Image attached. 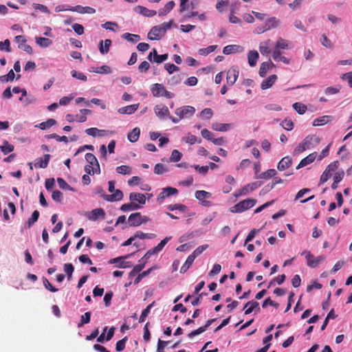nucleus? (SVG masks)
<instances>
[{"instance_id": "f257e3e1", "label": "nucleus", "mask_w": 352, "mask_h": 352, "mask_svg": "<svg viewBox=\"0 0 352 352\" xmlns=\"http://www.w3.org/2000/svg\"><path fill=\"white\" fill-rule=\"evenodd\" d=\"M195 113V107L189 105L183 106L177 108L175 113L177 117L169 116V119L173 123H178L182 119H188L192 117Z\"/></svg>"}, {"instance_id": "f03ea898", "label": "nucleus", "mask_w": 352, "mask_h": 352, "mask_svg": "<svg viewBox=\"0 0 352 352\" xmlns=\"http://www.w3.org/2000/svg\"><path fill=\"white\" fill-rule=\"evenodd\" d=\"M256 202L257 201L255 199L248 198L231 207L230 211L232 213H241L254 207Z\"/></svg>"}, {"instance_id": "7ed1b4c3", "label": "nucleus", "mask_w": 352, "mask_h": 352, "mask_svg": "<svg viewBox=\"0 0 352 352\" xmlns=\"http://www.w3.org/2000/svg\"><path fill=\"white\" fill-rule=\"evenodd\" d=\"M314 140L316 143L320 142V139L318 138L311 135H307L300 144H298V146H296L294 150V153L295 155H298L307 149H309L311 147H312V143Z\"/></svg>"}, {"instance_id": "20e7f679", "label": "nucleus", "mask_w": 352, "mask_h": 352, "mask_svg": "<svg viewBox=\"0 0 352 352\" xmlns=\"http://www.w3.org/2000/svg\"><path fill=\"white\" fill-rule=\"evenodd\" d=\"M151 91L154 97H165L166 98H173L175 94L166 90L164 85L160 83H155L151 87Z\"/></svg>"}, {"instance_id": "39448f33", "label": "nucleus", "mask_w": 352, "mask_h": 352, "mask_svg": "<svg viewBox=\"0 0 352 352\" xmlns=\"http://www.w3.org/2000/svg\"><path fill=\"white\" fill-rule=\"evenodd\" d=\"M289 48V41L283 38H278L272 54L274 60H277L281 55L280 50H287Z\"/></svg>"}, {"instance_id": "423d86ee", "label": "nucleus", "mask_w": 352, "mask_h": 352, "mask_svg": "<svg viewBox=\"0 0 352 352\" xmlns=\"http://www.w3.org/2000/svg\"><path fill=\"white\" fill-rule=\"evenodd\" d=\"M178 192L179 191L176 188L170 186L164 188L162 189L161 192L158 195L157 201L161 204L166 198L173 195H177Z\"/></svg>"}, {"instance_id": "0eeeda50", "label": "nucleus", "mask_w": 352, "mask_h": 352, "mask_svg": "<svg viewBox=\"0 0 352 352\" xmlns=\"http://www.w3.org/2000/svg\"><path fill=\"white\" fill-rule=\"evenodd\" d=\"M302 254H305L307 261V264L310 267H316L320 262L324 259V258L322 256L315 258L309 251H305L302 252Z\"/></svg>"}, {"instance_id": "6e6552de", "label": "nucleus", "mask_w": 352, "mask_h": 352, "mask_svg": "<svg viewBox=\"0 0 352 352\" xmlns=\"http://www.w3.org/2000/svg\"><path fill=\"white\" fill-rule=\"evenodd\" d=\"M239 73L237 67H232L228 70L226 82L229 86H232L235 83L238 78Z\"/></svg>"}, {"instance_id": "1a4fd4ad", "label": "nucleus", "mask_w": 352, "mask_h": 352, "mask_svg": "<svg viewBox=\"0 0 352 352\" xmlns=\"http://www.w3.org/2000/svg\"><path fill=\"white\" fill-rule=\"evenodd\" d=\"M154 111L155 115L160 119L169 118V116H171L168 107L162 104L156 105L154 108Z\"/></svg>"}, {"instance_id": "9d476101", "label": "nucleus", "mask_w": 352, "mask_h": 352, "mask_svg": "<svg viewBox=\"0 0 352 352\" xmlns=\"http://www.w3.org/2000/svg\"><path fill=\"white\" fill-rule=\"evenodd\" d=\"M195 197L204 206H209L210 201L205 200V199H208L211 197V194L205 190H197L195 192Z\"/></svg>"}, {"instance_id": "9b49d317", "label": "nucleus", "mask_w": 352, "mask_h": 352, "mask_svg": "<svg viewBox=\"0 0 352 352\" xmlns=\"http://www.w3.org/2000/svg\"><path fill=\"white\" fill-rule=\"evenodd\" d=\"M104 217L105 212L101 208L94 209L87 214V218L91 221H96L99 219H104Z\"/></svg>"}, {"instance_id": "f8f14e48", "label": "nucleus", "mask_w": 352, "mask_h": 352, "mask_svg": "<svg viewBox=\"0 0 352 352\" xmlns=\"http://www.w3.org/2000/svg\"><path fill=\"white\" fill-rule=\"evenodd\" d=\"M114 193L111 195H102V197L109 202H113L116 201H120L123 199V193L122 192L119 190L116 189L115 191H113Z\"/></svg>"}, {"instance_id": "ddd939ff", "label": "nucleus", "mask_w": 352, "mask_h": 352, "mask_svg": "<svg viewBox=\"0 0 352 352\" xmlns=\"http://www.w3.org/2000/svg\"><path fill=\"white\" fill-rule=\"evenodd\" d=\"M164 34L159 25L153 27L148 34V38L150 40H160Z\"/></svg>"}, {"instance_id": "4468645a", "label": "nucleus", "mask_w": 352, "mask_h": 352, "mask_svg": "<svg viewBox=\"0 0 352 352\" xmlns=\"http://www.w3.org/2000/svg\"><path fill=\"white\" fill-rule=\"evenodd\" d=\"M244 52V47L239 45H228L223 47V53L226 55Z\"/></svg>"}, {"instance_id": "2eb2a0df", "label": "nucleus", "mask_w": 352, "mask_h": 352, "mask_svg": "<svg viewBox=\"0 0 352 352\" xmlns=\"http://www.w3.org/2000/svg\"><path fill=\"white\" fill-rule=\"evenodd\" d=\"M153 56V61L157 63H161L164 61H165L168 58V54H164L162 55L157 54V50L155 49H153L151 52L148 54L147 58L152 61V57Z\"/></svg>"}, {"instance_id": "dca6fc26", "label": "nucleus", "mask_w": 352, "mask_h": 352, "mask_svg": "<svg viewBox=\"0 0 352 352\" xmlns=\"http://www.w3.org/2000/svg\"><path fill=\"white\" fill-rule=\"evenodd\" d=\"M50 160V154H45L42 157H39L36 159L34 166L36 168H45L47 167L49 162Z\"/></svg>"}, {"instance_id": "f3484780", "label": "nucleus", "mask_w": 352, "mask_h": 352, "mask_svg": "<svg viewBox=\"0 0 352 352\" xmlns=\"http://www.w3.org/2000/svg\"><path fill=\"white\" fill-rule=\"evenodd\" d=\"M141 213L135 212L129 215L128 222L131 227H138L141 225Z\"/></svg>"}, {"instance_id": "a211bd4d", "label": "nucleus", "mask_w": 352, "mask_h": 352, "mask_svg": "<svg viewBox=\"0 0 352 352\" xmlns=\"http://www.w3.org/2000/svg\"><path fill=\"white\" fill-rule=\"evenodd\" d=\"M316 156H317L316 152H314V153L309 154L306 157L301 160V161L297 166L296 169H299L300 168H302V167L312 163L316 160Z\"/></svg>"}, {"instance_id": "6ab92c4d", "label": "nucleus", "mask_w": 352, "mask_h": 352, "mask_svg": "<svg viewBox=\"0 0 352 352\" xmlns=\"http://www.w3.org/2000/svg\"><path fill=\"white\" fill-rule=\"evenodd\" d=\"M272 45V41L270 39H267L259 44V50L263 55H267L270 54V47Z\"/></svg>"}, {"instance_id": "aec40b11", "label": "nucleus", "mask_w": 352, "mask_h": 352, "mask_svg": "<svg viewBox=\"0 0 352 352\" xmlns=\"http://www.w3.org/2000/svg\"><path fill=\"white\" fill-rule=\"evenodd\" d=\"M244 309H246L245 311V315L251 314L254 309H256L257 311H260L258 302L254 300L248 301L245 305Z\"/></svg>"}, {"instance_id": "412c9836", "label": "nucleus", "mask_w": 352, "mask_h": 352, "mask_svg": "<svg viewBox=\"0 0 352 352\" xmlns=\"http://www.w3.org/2000/svg\"><path fill=\"white\" fill-rule=\"evenodd\" d=\"M292 164V159L289 156L284 157L278 164L277 168L284 170L289 168Z\"/></svg>"}, {"instance_id": "4be33fe9", "label": "nucleus", "mask_w": 352, "mask_h": 352, "mask_svg": "<svg viewBox=\"0 0 352 352\" xmlns=\"http://www.w3.org/2000/svg\"><path fill=\"white\" fill-rule=\"evenodd\" d=\"M280 22V20L278 19L275 16H272V17H270L268 18L265 22V25L266 27V29H267V30H270L271 29H274V28H276L279 26Z\"/></svg>"}, {"instance_id": "5701e85b", "label": "nucleus", "mask_w": 352, "mask_h": 352, "mask_svg": "<svg viewBox=\"0 0 352 352\" xmlns=\"http://www.w3.org/2000/svg\"><path fill=\"white\" fill-rule=\"evenodd\" d=\"M146 196L144 194L139 192H131L129 195V199L131 201H137L140 204L146 203Z\"/></svg>"}, {"instance_id": "b1692460", "label": "nucleus", "mask_w": 352, "mask_h": 352, "mask_svg": "<svg viewBox=\"0 0 352 352\" xmlns=\"http://www.w3.org/2000/svg\"><path fill=\"white\" fill-rule=\"evenodd\" d=\"M138 104H133L126 107H121L118 109V113L121 114H132L135 113L138 109Z\"/></svg>"}, {"instance_id": "393cba45", "label": "nucleus", "mask_w": 352, "mask_h": 352, "mask_svg": "<svg viewBox=\"0 0 352 352\" xmlns=\"http://www.w3.org/2000/svg\"><path fill=\"white\" fill-rule=\"evenodd\" d=\"M175 6V3L173 1H168L164 8H161L158 11V15L160 16H164L167 15L170 10L173 9Z\"/></svg>"}, {"instance_id": "a878e982", "label": "nucleus", "mask_w": 352, "mask_h": 352, "mask_svg": "<svg viewBox=\"0 0 352 352\" xmlns=\"http://www.w3.org/2000/svg\"><path fill=\"white\" fill-rule=\"evenodd\" d=\"M276 80V75H271L262 82L261 87L263 89H267L271 87L275 83Z\"/></svg>"}, {"instance_id": "bb28decb", "label": "nucleus", "mask_w": 352, "mask_h": 352, "mask_svg": "<svg viewBox=\"0 0 352 352\" xmlns=\"http://www.w3.org/2000/svg\"><path fill=\"white\" fill-rule=\"evenodd\" d=\"M135 10L139 12L142 15L147 17H152L156 15L157 12L155 10H149L145 7L138 6L135 8Z\"/></svg>"}, {"instance_id": "cd10ccee", "label": "nucleus", "mask_w": 352, "mask_h": 352, "mask_svg": "<svg viewBox=\"0 0 352 352\" xmlns=\"http://www.w3.org/2000/svg\"><path fill=\"white\" fill-rule=\"evenodd\" d=\"M259 54L256 50L250 51L248 54V60L250 66L254 67L256 65L258 59Z\"/></svg>"}, {"instance_id": "c85d7f7f", "label": "nucleus", "mask_w": 352, "mask_h": 352, "mask_svg": "<svg viewBox=\"0 0 352 352\" xmlns=\"http://www.w3.org/2000/svg\"><path fill=\"white\" fill-rule=\"evenodd\" d=\"M111 45V40L106 39L104 41H100L99 43V50L102 54H106L109 51Z\"/></svg>"}, {"instance_id": "c756f323", "label": "nucleus", "mask_w": 352, "mask_h": 352, "mask_svg": "<svg viewBox=\"0 0 352 352\" xmlns=\"http://www.w3.org/2000/svg\"><path fill=\"white\" fill-rule=\"evenodd\" d=\"M78 9H82V11H79L80 13L84 14H94L96 12V10L91 7H82L80 6H77L76 7H72L71 8H65V10H71V11H78Z\"/></svg>"}, {"instance_id": "7c9ffc66", "label": "nucleus", "mask_w": 352, "mask_h": 352, "mask_svg": "<svg viewBox=\"0 0 352 352\" xmlns=\"http://www.w3.org/2000/svg\"><path fill=\"white\" fill-rule=\"evenodd\" d=\"M85 160L87 162H96V173L100 174V168L99 163L96 157V156L91 153H87L85 154Z\"/></svg>"}, {"instance_id": "2f4dec72", "label": "nucleus", "mask_w": 352, "mask_h": 352, "mask_svg": "<svg viewBox=\"0 0 352 352\" xmlns=\"http://www.w3.org/2000/svg\"><path fill=\"white\" fill-rule=\"evenodd\" d=\"M140 134V129L138 127H135L130 133H129L128 136H127L128 140L131 142H133V143L136 142L139 139Z\"/></svg>"}, {"instance_id": "473e14b6", "label": "nucleus", "mask_w": 352, "mask_h": 352, "mask_svg": "<svg viewBox=\"0 0 352 352\" xmlns=\"http://www.w3.org/2000/svg\"><path fill=\"white\" fill-rule=\"evenodd\" d=\"M230 124H223L219 122H214L212 124V129L217 131L225 132L230 129Z\"/></svg>"}, {"instance_id": "72a5a7b5", "label": "nucleus", "mask_w": 352, "mask_h": 352, "mask_svg": "<svg viewBox=\"0 0 352 352\" xmlns=\"http://www.w3.org/2000/svg\"><path fill=\"white\" fill-rule=\"evenodd\" d=\"M195 256L194 255H189L185 262V263L182 266L180 269V273L184 274L185 273L190 267L192 265L194 261H195Z\"/></svg>"}, {"instance_id": "f704fd0d", "label": "nucleus", "mask_w": 352, "mask_h": 352, "mask_svg": "<svg viewBox=\"0 0 352 352\" xmlns=\"http://www.w3.org/2000/svg\"><path fill=\"white\" fill-rule=\"evenodd\" d=\"M270 66H274V64L270 61V62H263L261 64L260 69L258 74L260 76L265 77L267 70L270 68Z\"/></svg>"}, {"instance_id": "c9c22d12", "label": "nucleus", "mask_w": 352, "mask_h": 352, "mask_svg": "<svg viewBox=\"0 0 352 352\" xmlns=\"http://www.w3.org/2000/svg\"><path fill=\"white\" fill-rule=\"evenodd\" d=\"M0 149L4 155H7L14 151V146L10 144L7 140H4L3 145L0 146Z\"/></svg>"}, {"instance_id": "e433bc0d", "label": "nucleus", "mask_w": 352, "mask_h": 352, "mask_svg": "<svg viewBox=\"0 0 352 352\" xmlns=\"http://www.w3.org/2000/svg\"><path fill=\"white\" fill-rule=\"evenodd\" d=\"M36 43L41 47H47L52 45V40L44 37H36Z\"/></svg>"}, {"instance_id": "4c0bfd02", "label": "nucleus", "mask_w": 352, "mask_h": 352, "mask_svg": "<svg viewBox=\"0 0 352 352\" xmlns=\"http://www.w3.org/2000/svg\"><path fill=\"white\" fill-rule=\"evenodd\" d=\"M276 171L275 169H268L267 170L262 173L260 174L257 178L258 179H269L271 177H273L276 175Z\"/></svg>"}, {"instance_id": "58836bf2", "label": "nucleus", "mask_w": 352, "mask_h": 352, "mask_svg": "<svg viewBox=\"0 0 352 352\" xmlns=\"http://www.w3.org/2000/svg\"><path fill=\"white\" fill-rule=\"evenodd\" d=\"M140 208V206L138 204L131 201V203H130V204H123L121 206L120 210L122 211L126 212V211H129V210H138Z\"/></svg>"}, {"instance_id": "ea45409f", "label": "nucleus", "mask_w": 352, "mask_h": 352, "mask_svg": "<svg viewBox=\"0 0 352 352\" xmlns=\"http://www.w3.org/2000/svg\"><path fill=\"white\" fill-rule=\"evenodd\" d=\"M155 304V301L149 304L142 311V314L139 318V322H143L146 318L148 316L151 311V309L153 307Z\"/></svg>"}, {"instance_id": "a19ab883", "label": "nucleus", "mask_w": 352, "mask_h": 352, "mask_svg": "<svg viewBox=\"0 0 352 352\" xmlns=\"http://www.w3.org/2000/svg\"><path fill=\"white\" fill-rule=\"evenodd\" d=\"M155 236L156 235L153 233H144L142 231H138L135 234V237L140 239H154Z\"/></svg>"}, {"instance_id": "79ce46f5", "label": "nucleus", "mask_w": 352, "mask_h": 352, "mask_svg": "<svg viewBox=\"0 0 352 352\" xmlns=\"http://www.w3.org/2000/svg\"><path fill=\"white\" fill-rule=\"evenodd\" d=\"M56 124V121L54 119L50 118L45 122H43L39 124V128L42 130L47 129Z\"/></svg>"}, {"instance_id": "37998d69", "label": "nucleus", "mask_w": 352, "mask_h": 352, "mask_svg": "<svg viewBox=\"0 0 352 352\" xmlns=\"http://www.w3.org/2000/svg\"><path fill=\"white\" fill-rule=\"evenodd\" d=\"M91 319V312L87 311L80 317V321L78 324V327H81L86 324L89 323Z\"/></svg>"}, {"instance_id": "c03bdc74", "label": "nucleus", "mask_w": 352, "mask_h": 352, "mask_svg": "<svg viewBox=\"0 0 352 352\" xmlns=\"http://www.w3.org/2000/svg\"><path fill=\"white\" fill-rule=\"evenodd\" d=\"M217 47V45H210L206 48H201L199 50V54L201 56H207L211 52H214Z\"/></svg>"}, {"instance_id": "a18cd8bd", "label": "nucleus", "mask_w": 352, "mask_h": 352, "mask_svg": "<svg viewBox=\"0 0 352 352\" xmlns=\"http://www.w3.org/2000/svg\"><path fill=\"white\" fill-rule=\"evenodd\" d=\"M168 171V168L162 164L158 163L154 167V173L157 175H162Z\"/></svg>"}, {"instance_id": "49530a36", "label": "nucleus", "mask_w": 352, "mask_h": 352, "mask_svg": "<svg viewBox=\"0 0 352 352\" xmlns=\"http://www.w3.org/2000/svg\"><path fill=\"white\" fill-rule=\"evenodd\" d=\"M116 172L122 175H130L131 173V168L126 165H122L116 168Z\"/></svg>"}, {"instance_id": "de8ad7c7", "label": "nucleus", "mask_w": 352, "mask_h": 352, "mask_svg": "<svg viewBox=\"0 0 352 352\" xmlns=\"http://www.w3.org/2000/svg\"><path fill=\"white\" fill-rule=\"evenodd\" d=\"M167 208L170 211L178 210L183 212L187 210V207L182 204H170L167 206Z\"/></svg>"}, {"instance_id": "09e8293b", "label": "nucleus", "mask_w": 352, "mask_h": 352, "mask_svg": "<svg viewBox=\"0 0 352 352\" xmlns=\"http://www.w3.org/2000/svg\"><path fill=\"white\" fill-rule=\"evenodd\" d=\"M15 74L12 69H10L6 75L0 76V80L1 82H10L14 79Z\"/></svg>"}, {"instance_id": "8fccbe9b", "label": "nucleus", "mask_w": 352, "mask_h": 352, "mask_svg": "<svg viewBox=\"0 0 352 352\" xmlns=\"http://www.w3.org/2000/svg\"><path fill=\"white\" fill-rule=\"evenodd\" d=\"M293 108L295 109L296 111H297L299 114L301 115L304 114L307 110V106L300 102L294 103Z\"/></svg>"}, {"instance_id": "3c124183", "label": "nucleus", "mask_w": 352, "mask_h": 352, "mask_svg": "<svg viewBox=\"0 0 352 352\" xmlns=\"http://www.w3.org/2000/svg\"><path fill=\"white\" fill-rule=\"evenodd\" d=\"M39 217V212L38 210H34L31 217L28 220L27 225L28 228H30L36 221H37Z\"/></svg>"}, {"instance_id": "603ef678", "label": "nucleus", "mask_w": 352, "mask_h": 352, "mask_svg": "<svg viewBox=\"0 0 352 352\" xmlns=\"http://www.w3.org/2000/svg\"><path fill=\"white\" fill-rule=\"evenodd\" d=\"M182 153L178 150L175 149L172 151L171 155L170 157V162H177L182 159Z\"/></svg>"}, {"instance_id": "864d4df0", "label": "nucleus", "mask_w": 352, "mask_h": 352, "mask_svg": "<svg viewBox=\"0 0 352 352\" xmlns=\"http://www.w3.org/2000/svg\"><path fill=\"white\" fill-rule=\"evenodd\" d=\"M122 37L129 41H131V42H137L140 39V36L139 35H137V34H130V33H125L122 35Z\"/></svg>"}, {"instance_id": "5fc2aeb1", "label": "nucleus", "mask_w": 352, "mask_h": 352, "mask_svg": "<svg viewBox=\"0 0 352 352\" xmlns=\"http://www.w3.org/2000/svg\"><path fill=\"white\" fill-rule=\"evenodd\" d=\"M329 122V116H322L314 120L313 122L314 126H322Z\"/></svg>"}, {"instance_id": "6e6d98bb", "label": "nucleus", "mask_w": 352, "mask_h": 352, "mask_svg": "<svg viewBox=\"0 0 352 352\" xmlns=\"http://www.w3.org/2000/svg\"><path fill=\"white\" fill-rule=\"evenodd\" d=\"M213 115V111L210 108H206L203 109L201 113L200 116L202 118L209 120L212 118Z\"/></svg>"}, {"instance_id": "4d7b16f0", "label": "nucleus", "mask_w": 352, "mask_h": 352, "mask_svg": "<svg viewBox=\"0 0 352 352\" xmlns=\"http://www.w3.org/2000/svg\"><path fill=\"white\" fill-rule=\"evenodd\" d=\"M57 182L59 187L63 190H73V188L66 182L65 179L61 177L57 178Z\"/></svg>"}, {"instance_id": "13d9d810", "label": "nucleus", "mask_w": 352, "mask_h": 352, "mask_svg": "<svg viewBox=\"0 0 352 352\" xmlns=\"http://www.w3.org/2000/svg\"><path fill=\"white\" fill-rule=\"evenodd\" d=\"M64 270L67 275L68 280H70L72 276V274L74 271V267L72 263L65 264L64 265Z\"/></svg>"}, {"instance_id": "bf43d9fd", "label": "nucleus", "mask_w": 352, "mask_h": 352, "mask_svg": "<svg viewBox=\"0 0 352 352\" xmlns=\"http://www.w3.org/2000/svg\"><path fill=\"white\" fill-rule=\"evenodd\" d=\"M184 140L186 143L190 144H194L196 142H201V140L198 141L197 137L192 134H188L186 137L184 138Z\"/></svg>"}, {"instance_id": "052dcab7", "label": "nucleus", "mask_w": 352, "mask_h": 352, "mask_svg": "<svg viewBox=\"0 0 352 352\" xmlns=\"http://www.w3.org/2000/svg\"><path fill=\"white\" fill-rule=\"evenodd\" d=\"M127 341V337H124L122 340L117 342L116 349L117 351H122L125 349V344Z\"/></svg>"}, {"instance_id": "680f3d73", "label": "nucleus", "mask_w": 352, "mask_h": 352, "mask_svg": "<svg viewBox=\"0 0 352 352\" xmlns=\"http://www.w3.org/2000/svg\"><path fill=\"white\" fill-rule=\"evenodd\" d=\"M248 194H249V191H248V188H247V186L245 185L243 188L236 190L234 192L233 195H234V197L237 198V197H239L240 196H242V195H247Z\"/></svg>"}, {"instance_id": "e2e57ef3", "label": "nucleus", "mask_w": 352, "mask_h": 352, "mask_svg": "<svg viewBox=\"0 0 352 352\" xmlns=\"http://www.w3.org/2000/svg\"><path fill=\"white\" fill-rule=\"evenodd\" d=\"M50 139H55L58 142H63L65 143L68 142V138L65 135L60 136L56 133H52L48 135Z\"/></svg>"}, {"instance_id": "0e129e2a", "label": "nucleus", "mask_w": 352, "mask_h": 352, "mask_svg": "<svg viewBox=\"0 0 352 352\" xmlns=\"http://www.w3.org/2000/svg\"><path fill=\"white\" fill-rule=\"evenodd\" d=\"M280 124L283 129L287 131L292 130L294 127V123L291 120L285 119L281 122Z\"/></svg>"}, {"instance_id": "69168bd1", "label": "nucleus", "mask_w": 352, "mask_h": 352, "mask_svg": "<svg viewBox=\"0 0 352 352\" xmlns=\"http://www.w3.org/2000/svg\"><path fill=\"white\" fill-rule=\"evenodd\" d=\"M331 175L332 173L326 168L324 171L322 173V175L320 176V184H324V182H326L331 177Z\"/></svg>"}, {"instance_id": "338daca9", "label": "nucleus", "mask_w": 352, "mask_h": 352, "mask_svg": "<svg viewBox=\"0 0 352 352\" xmlns=\"http://www.w3.org/2000/svg\"><path fill=\"white\" fill-rule=\"evenodd\" d=\"M164 67L170 74L179 70V67L173 63H166Z\"/></svg>"}, {"instance_id": "774afa93", "label": "nucleus", "mask_w": 352, "mask_h": 352, "mask_svg": "<svg viewBox=\"0 0 352 352\" xmlns=\"http://www.w3.org/2000/svg\"><path fill=\"white\" fill-rule=\"evenodd\" d=\"M229 3L228 0H218L217 3L216 4V9L219 12H222L223 10V8L226 6H228Z\"/></svg>"}]
</instances>
